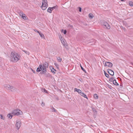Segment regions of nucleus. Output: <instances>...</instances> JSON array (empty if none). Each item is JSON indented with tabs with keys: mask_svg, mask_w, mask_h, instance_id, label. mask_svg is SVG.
Returning <instances> with one entry per match:
<instances>
[{
	"mask_svg": "<svg viewBox=\"0 0 133 133\" xmlns=\"http://www.w3.org/2000/svg\"><path fill=\"white\" fill-rule=\"evenodd\" d=\"M20 56L17 53L15 52H12L11 54L10 58L11 61L16 63L20 59Z\"/></svg>",
	"mask_w": 133,
	"mask_h": 133,
	"instance_id": "nucleus-1",
	"label": "nucleus"
},
{
	"mask_svg": "<svg viewBox=\"0 0 133 133\" xmlns=\"http://www.w3.org/2000/svg\"><path fill=\"white\" fill-rule=\"evenodd\" d=\"M48 63L46 62L44 63L42 65L43 70L40 74H45L46 72V68H48Z\"/></svg>",
	"mask_w": 133,
	"mask_h": 133,
	"instance_id": "nucleus-2",
	"label": "nucleus"
},
{
	"mask_svg": "<svg viewBox=\"0 0 133 133\" xmlns=\"http://www.w3.org/2000/svg\"><path fill=\"white\" fill-rule=\"evenodd\" d=\"M12 114L13 115L18 116L22 115V112L20 110L17 109L13 110L12 112Z\"/></svg>",
	"mask_w": 133,
	"mask_h": 133,
	"instance_id": "nucleus-3",
	"label": "nucleus"
},
{
	"mask_svg": "<svg viewBox=\"0 0 133 133\" xmlns=\"http://www.w3.org/2000/svg\"><path fill=\"white\" fill-rule=\"evenodd\" d=\"M48 6L46 0H43L42 2V8L43 10H45Z\"/></svg>",
	"mask_w": 133,
	"mask_h": 133,
	"instance_id": "nucleus-4",
	"label": "nucleus"
},
{
	"mask_svg": "<svg viewBox=\"0 0 133 133\" xmlns=\"http://www.w3.org/2000/svg\"><path fill=\"white\" fill-rule=\"evenodd\" d=\"M4 87L5 88L8 90H10L11 91H13L15 89L14 88L9 85L5 84L4 85Z\"/></svg>",
	"mask_w": 133,
	"mask_h": 133,
	"instance_id": "nucleus-5",
	"label": "nucleus"
},
{
	"mask_svg": "<svg viewBox=\"0 0 133 133\" xmlns=\"http://www.w3.org/2000/svg\"><path fill=\"white\" fill-rule=\"evenodd\" d=\"M102 25L104 26V27L108 29H109L110 28V26L109 24L106 22L103 21L102 23Z\"/></svg>",
	"mask_w": 133,
	"mask_h": 133,
	"instance_id": "nucleus-6",
	"label": "nucleus"
},
{
	"mask_svg": "<svg viewBox=\"0 0 133 133\" xmlns=\"http://www.w3.org/2000/svg\"><path fill=\"white\" fill-rule=\"evenodd\" d=\"M21 122L19 120H17L16 124V126L17 129H18L21 126Z\"/></svg>",
	"mask_w": 133,
	"mask_h": 133,
	"instance_id": "nucleus-7",
	"label": "nucleus"
},
{
	"mask_svg": "<svg viewBox=\"0 0 133 133\" xmlns=\"http://www.w3.org/2000/svg\"><path fill=\"white\" fill-rule=\"evenodd\" d=\"M43 68L42 67V64H40L36 70L37 72H39L41 71H42Z\"/></svg>",
	"mask_w": 133,
	"mask_h": 133,
	"instance_id": "nucleus-8",
	"label": "nucleus"
},
{
	"mask_svg": "<svg viewBox=\"0 0 133 133\" xmlns=\"http://www.w3.org/2000/svg\"><path fill=\"white\" fill-rule=\"evenodd\" d=\"M107 72L110 75H111L112 76H113L114 75V72L111 70L108 69L107 70Z\"/></svg>",
	"mask_w": 133,
	"mask_h": 133,
	"instance_id": "nucleus-9",
	"label": "nucleus"
},
{
	"mask_svg": "<svg viewBox=\"0 0 133 133\" xmlns=\"http://www.w3.org/2000/svg\"><path fill=\"white\" fill-rule=\"evenodd\" d=\"M74 92L76 91L80 95L82 93V91L80 89H77V88H75L74 89Z\"/></svg>",
	"mask_w": 133,
	"mask_h": 133,
	"instance_id": "nucleus-10",
	"label": "nucleus"
},
{
	"mask_svg": "<svg viewBox=\"0 0 133 133\" xmlns=\"http://www.w3.org/2000/svg\"><path fill=\"white\" fill-rule=\"evenodd\" d=\"M107 64L108 66L110 68H111L112 67L113 64L112 63L110 62H107Z\"/></svg>",
	"mask_w": 133,
	"mask_h": 133,
	"instance_id": "nucleus-11",
	"label": "nucleus"
},
{
	"mask_svg": "<svg viewBox=\"0 0 133 133\" xmlns=\"http://www.w3.org/2000/svg\"><path fill=\"white\" fill-rule=\"evenodd\" d=\"M80 95H81L82 96L86 98L87 99H88V98L87 97V95L85 94L84 93L82 92V94H80Z\"/></svg>",
	"mask_w": 133,
	"mask_h": 133,
	"instance_id": "nucleus-12",
	"label": "nucleus"
},
{
	"mask_svg": "<svg viewBox=\"0 0 133 133\" xmlns=\"http://www.w3.org/2000/svg\"><path fill=\"white\" fill-rule=\"evenodd\" d=\"M51 71L52 72L54 73V74L56 73V70L53 67H52V68H51Z\"/></svg>",
	"mask_w": 133,
	"mask_h": 133,
	"instance_id": "nucleus-13",
	"label": "nucleus"
},
{
	"mask_svg": "<svg viewBox=\"0 0 133 133\" xmlns=\"http://www.w3.org/2000/svg\"><path fill=\"white\" fill-rule=\"evenodd\" d=\"M22 18L24 19H27V17L25 16V14H23L22 16Z\"/></svg>",
	"mask_w": 133,
	"mask_h": 133,
	"instance_id": "nucleus-14",
	"label": "nucleus"
},
{
	"mask_svg": "<svg viewBox=\"0 0 133 133\" xmlns=\"http://www.w3.org/2000/svg\"><path fill=\"white\" fill-rule=\"evenodd\" d=\"M89 16L90 18H92L94 16L92 14L90 13L89 14Z\"/></svg>",
	"mask_w": 133,
	"mask_h": 133,
	"instance_id": "nucleus-15",
	"label": "nucleus"
},
{
	"mask_svg": "<svg viewBox=\"0 0 133 133\" xmlns=\"http://www.w3.org/2000/svg\"><path fill=\"white\" fill-rule=\"evenodd\" d=\"M42 91L45 93H48V92L45 89H42L41 90Z\"/></svg>",
	"mask_w": 133,
	"mask_h": 133,
	"instance_id": "nucleus-16",
	"label": "nucleus"
},
{
	"mask_svg": "<svg viewBox=\"0 0 133 133\" xmlns=\"http://www.w3.org/2000/svg\"><path fill=\"white\" fill-rule=\"evenodd\" d=\"M115 80V79L113 77L110 78L109 79V81L111 82H113Z\"/></svg>",
	"mask_w": 133,
	"mask_h": 133,
	"instance_id": "nucleus-17",
	"label": "nucleus"
},
{
	"mask_svg": "<svg viewBox=\"0 0 133 133\" xmlns=\"http://www.w3.org/2000/svg\"><path fill=\"white\" fill-rule=\"evenodd\" d=\"M38 33L41 37L44 38V35L43 34L41 33V32H39Z\"/></svg>",
	"mask_w": 133,
	"mask_h": 133,
	"instance_id": "nucleus-18",
	"label": "nucleus"
},
{
	"mask_svg": "<svg viewBox=\"0 0 133 133\" xmlns=\"http://www.w3.org/2000/svg\"><path fill=\"white\" fill-rule=\"evenodd\" d=\"M57 59L58 61L59 62H60L62 61V58L60 57H58L57 58Z\"/></svg>",
	"mask_w": 133,
	"mask_h": 133,
	"instance_id": "nucleus-19",
	"label": "nucleus"
},
{
	"mask_svg": "<svg viewBox=\"0 0 133 133\" xmlns=\"http://www.w3.org/2000/svg\"><path fill=\"white\" fill-rule=\"evenodd\" d=\"M113 82L114 84L116 85H119L116 82L115 79Z\"/></svg>",
	"mask_w": 133,
	"mask_h": 133,
	"instance_id": "nucleus-20",
	"label": "nucleus"
},
{
	"mask_svg": "<svg viewBox=\"0 0 133 133\" xmlns=\"http://www.w3.org/2000/svg\"><path fill=\"white\" fill-rule=\"evenodd\" d=\"M47 12L50 13H51L52 12V10L50 8V7H49L48 8L47 10Z\"/></svg>",
	"mask_w": 133,
	"mask_h": 133,
	"instance_id": "nucleus-21",
	"label": "nucleus"
},
{
	"mask_svg": "<svg viewBox=\"0 0 133 133\" xmlns=\"http://www.w3.org/2000/svg\"><path fill=\"white\" fill-rule=\"evenodd\" d=\"M8 116L9 118L10 119H11L12 118V116L11 115V113L9 114L8 115Z\"/></svg>",
	"mask_w": 133,
	"mask_h": 133,
	"instance_id": "nucleus-22",
	"label": "nucleus"
},
{
	"mask_svg": "<svg viewBox=\"0 0 133 133\" xmlns=\"http://www.w3.org/2000/svg\"><path fill=\"white\" fill-rule=\"evenodd\" d=\"M94 97L95 99H97L98 97V96L96 94H95L94 95Z\"/></svg>",
	"mask_w": 133,
	"mask_h": 133,
	"instance_id": "nucleus-23",
	"label": "nucleus"
},
{
	"mask_svg": "<svg viewBox=\"0 0 133 133\" xmlns=\"http://www.w3.org/2000/svg\"><path fill=\"white\" fill-rule=\"evenodd\" d=\"M104 74L105 76L108 78H109V75L107 74L105 71H104Z\"/></svg>",
	"mask_w": 133,
	"mask_h": 133,
	"instance_id": "nucleus-24",
	"label": "nucleus"
},
{
	"mask_svg": "<svg viewBox=\"0 0 133 133\" xmlns=\"http://www.w3.org/2000/svg\"><path fill=\"white\" fill-rule=\"evenodd\" d=\"M57 7V6H53L52 7H50V8L52 10V11L54 9H55Z\"/></svg>",
	"mask_w": 133,
	"mask_h": 133,
	"instance_id": "nucleus-25",
	"label": "nucleus"
},
{
	"mask_svg": "<svg viewBox=\"0 0 133 133\" xmlns=\"http://www.w3.org/2000/svg\"><path fill=\"white\" fill-rule=\"evenodd\" d=\"M0 116L1 118L3 120L4 119V117L2 115L0 114Z\"/></svg>",
	"mask_w": 133,
	"mask_h": 133,
	"instance_id": "nucleus-26",
	"label": "nucleus"
},
{
	"mask_svg": "<svg viewBox=\"0 0 133 133\" xmlns=\"http://www.w3.org/2000/svg\"><path fill=\"white\" fill-rule=\"evenodd\" d=\"M54 65L56 67L57 69H58L59 65H58L56 63H54Z\"/></svg>",
	"mask_w": 133,
	"mask_h": 133,
	"instance_id": "nucleus-27",
	"label": "nucleus"
},
{
	"mask_svg": "<svg viewBox=\"0 0 133 133\" xmlns=\"http://www.w3.org/2000/svg\"><path fill=\"white\" fill-rule=\"evenodd\" d=\"M61 42H62V43L64 45V46L65 45V43L64 41H62V40H61Z\"/></svg>",
	"mask_w": 133,
	"mask_h": 133,
	"instance_id": "nucleus-28",
	"label": "nucleus"
},
{
	"mask_svg": "<svg viewBox=\"0 0 133 133\" xmlns=\"http://www.w3.org/2000/svg\"><path fill=\"white\" fill-rule=\"evenodd\" d=\"M26 54L28 55H29V52L27 51H26L25 50H23V51Z\"/></svg>",
	"mask_w": 133,
	"mask_h": 133,
	"instance_id": "nucleus-29",
	"label": "nucleus"
},
{
	"mask_svg": "<svg viewBox=\"0 0 133 133\" xmlns=\"http://www.w3.org/2000/svg\"><path fill=\"white\" fill-rule=\"evenodd\" d=\"M129 4L131 6H133V3L132 2H130Z\"/></svg>",
	"mask_w": 133,
	"mask_h": 133,
	"instance_id": "nucleus-30",
	"label": "nucleus"
},
{
	"mask_svg": "<svg viewBox=\"0 0 133 133\" xmlns=\"http://www.w3.org/2000/svg\"><path fill=\"white\" fill-rule=\"evenodd\" d=\"M123 24L124 25H125L126 27H127V24L126 22H123Z\"/></svg>",
	"mask_w": 133,
	"mask_h": 133,
	"instance_id": "nucleus-31",
	"label": "nucleus"
},
{
	"mask_svg": "<svg viewBox=\"0 0 133 133\" xmlns=\"http://www.w3.org/2000/svg\"><path fill=\"white\" fill-rule=\"evenodd\" d=\"M52 111L54 112H56V110L53 107H52Z\"/></svg>",
	"mask_w": 133,
	"mask_h": 133,
	"instance_id": "nucleus-32",
	"label": "nucleus"
},
{
	"mask_svg": "<svg viewBox=\"0 0 133 133\" xmlns=\"http://www.w3.org/2000/svg\"><path fill=\"white\" fill-rule=\"evenodd\" d=\"M45 103H44V102H42V103H41V105L43 106H43H45Z\"/></svg>",
	"mask_w": 133,
	"mask_h": 133,
	"instance_id": "nucleus-33",
	"label": "nucleus"
},
{
	"mask_svg": "<svg viewBox=\"0 0 133 133\" xmlns=\"http://www.w3.org/2000/svg\"><path fill=\"white\" fill-rule=\"evenodd\" d=\"M19 15L20 16H21L24 14H23L22 12V11H21L19 13Z\"/></svg>",
	"mask_w": 133,
	"mask_h": 133,
	"instance_id": "nucleus-34",
	"label": "nucleus"
},
{
	"mask_svg": "<svg viewBox=\"0 0 133 133\" xmlns=\"http://www.w3.org/2000/svg\"><path fill=\"white\" fill-rule=\"evenodd\" d=\"M78 9H79V11L80 12H81V10H82L81 8V7H78Z\"/></svg>",
	"mask_w": 133,
	"mask_h": 133,
	"instance_id": "nucleus-35",
	"label": "nucleus"
},
{
	"mask_svg": "<svg viewBox=\"0 0 133 133\" xmlns=\"http://www.w3.org/2000/svg\"><path fill=\"white\" fill-rule=\"evenodd\" d=\"M34 31L35 32H37L38 33H39L40 32L38 31L36 29H34Z\"/></svg>",
	"mask_w": 133,
	"mask_h": 133,
	"instance_id": "nucleus-36",
	"label": "nucleus"
},
{
	"mask_svg": "<svg viewBox=\"0 0 133 133\" xmlns=\"http://www.w3.org/2000/svg\"><path fill=\"white\" fill-rule=\"evenodd\" d=\"M81 67L83 71H85V70L81 66Z\"/></svg>",
	"mask_w": 133,
	"mask_h": 133,
	"instance_id": "nucleus-37",
	"label": "nucleus"
},
{
	"mask_svg": "<svg viewBox=\"0 0 133 133\" xmlns=\"http://www.w3.org/2000/svg\"><path fill=\"white\" fill-rule=\"evenodd\" d=\"M66 31L65 30L63 32V33L64 34H66Z\"/></svg>",
	"mask_w": 133,
	"mask_h": 133,
	"instance_id": "nucleus-38",
	"label": "nucleus"
},
{
	"mask_svg": "<svg viewBox=\"0 0 133 133\" xmlns=\"http://www.w3.org/2000/svg\"><path fill=\"white\" fill-rule=\"evenodd\" d=\"M104 66H107V62H105V64L104 65Z\"/></svg>",
	"mask_w": 133,
	"mask_h": 133,
	"instance_id": "nucleus-39",
	"label": "nucleus"
},
{
	"mask_svg": "<svg viewBox=\"0 0 133 133\" xmlns=\"http://www.w3.org/2000/svg\"><path fill=\"white\" fill-rule=\"evenodd\" d=\"M69 26H70V27H72V25H69Z\"/></svg>",
	"mask_w": 133,
	"mask_h": 133,
	"instance_id": "nucleus-40",
	"label": "nucleus"
},
{
	"mask_svg": "<svg viewBox=\"0 0 133 133\" xmlns=\"http://www.w3.org/2000/svg\"><path fill=\"white\" fill-rule=\"evenodd\" d=\"M131 64L132 65H133V63H132Z\"/></svg>",
	"mask_w": 133,
	"mask_h": 133,
	"instance_id": "nucleus-41",
	"label": "nucleus"
},
{
	"mask_svg": "<svg viewBox=\"0 0 133 133\" xmlns=\"http://www.w3.org/2000/svg\"><path fill=\"white\" fill-rule=\"evenodd\" d=\"M32 70V71L34 72V73H35V71H34V70Z\"/></svg>",
	"mask_w": 133,
	"mask_h": 133,
	"instance_id": "nucleus-42",
	"label": "nucleus"
},
{
	"mask_svg": "<svg viewBox=\"0 0 133 133\" xmlns=\"http://www.w3.org/2000/svg\"><path fill=\"white\" fill-rule=\"evenodd\" d=\"M121 1H123L124 0H120Z\"/></svg>",
	"mask_w": 133,
	"mask_h": 133,
	"instance_id": "nucleus-43",
	"label": "nucleus"
},
{
	"mask_svg": "<svg viewBox=\"0 0 133 133\" xmlns=\"http://www.w3.org/2000/svg\"><path fill=\"white\" fill-rule=\"evenodd\" d=\"M95 110H93V111H95Z\"/></svg>",
	"mask_w": 133,
	"mask_h": 133,
	"instance_id": "nucleus-44",
	"label": "nucleus"
}]
</instances>
